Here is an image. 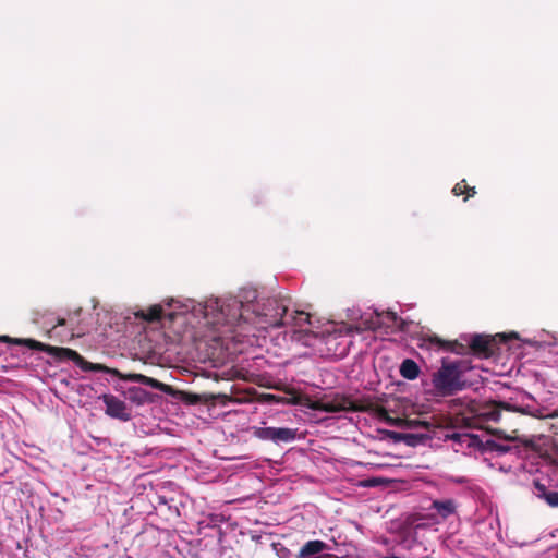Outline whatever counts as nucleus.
Instances as JSON below:
<instances>
[{
    "instance_id": "nucleus-16",
    "label": "nucleus",
    "mask_w": 558,
    "mask_h": 558,
    "mask_svg": "<svg viewBox=\"0 0 558 558\" xmlns=\"http://www.w3.org/2000/svg\"><path fill=\"white\" fill-rule=\"evenodd\" d=\"M253 434L260 440L272 441V427H256Z\"/></svg>"
},
{
    "instance_id": "nucleus-14",
    "label": "nucleus",
    "mask_w": 558,
    "mask_h": 558,
    "mask_svg": "<svg viewBox=\"0 0 558 558\" xmlns=\"http://www.w3.org/2000/svg\"><path fill=\"white\" fill-rule=\"evenodd\" d=\"M507 410L512 412H520L525 413V411L522 408H518L515 405L509 404L507 402H498L494 404L493 410L489 412V416L494 421H498L500 418L501 412L500 410Z\"/></svg>"
},
{
    "instance_id": "nucleus-19",
    "label": "nucleus",
    "mask_w": 558,
    "mask_h": 558,
    "mask_svg": "<svg viewBox=\"0 0 558 558\" xmlns=\"http://www.w3.org/2000/svg\"><path fill=\"white\" fill-rule=\"evenodd\" d=\"M390 436L395 439H403L408 445H414L416 435L408 434V435H401L395 432H390Z\"/></svg>"
},
{
    "instance_id": "nucleus-10",
    "label": "nucleus",
    "mask_w": 558,
    "mask_h": 558,
    "mask_svg": "<svg viewBox=\"0 0 558 558\" xmlns=\"http://www.w3.org/2000/svg\"><path fill=\"white\" fill-rule=\"evenodd\" d=\"M361 403H363L366 407H369V410L367 412H374L376 416L388 424L392 426H400L401 422H403L401 418H392L389 416V413L386 408L383 405L374 404L373 402L361 400Z\"/></svg>"
},
{
    "instance_id": "nucleus-24",
    "label": "nucleus",
    "mask_w": 558,
    "mask_h": 558,
    "mask_svg": "<svg viewBox=\"0 0 558 558\" xmlns=\"http://www.w3.org/2000/svg\"><path fill=\"white\" fill-rule=\"evenodd\" d=\"M314 558H338V557L333 554H323V555H318Z\"/></svg>"
},
{
    "instance_id": "nucleus-18",
    "label": "nucleus",
    "mask_w": 558,
    "mask_h": 558,
    "mask_svg": "<svg viewBox=\"0 0 558 558\" xmlns=\"http://www.w3.org/2000/svg\"><path fill=\"white\" fill-rule=\"evenodd\" d=\"M405 425L408 427H411V428L424 427L425 429H429V427H430V424L428 422L421 421V420H417V418L407 420L405 421Z\"/></svg>"
},
{
    "instance_id": "nucleus-8",
    "label": "nucleus",
    "mask_w": 558,
    "mask_h": 558,
    "mask_svg": "<svg viewBox=\"0 0 558 558\" xmlns=\"http://www.w3.org/2000/svg\"><path fill=\"white\" fill-rule=\"evenodd\" d=\"M327 548L328 545L323 541H308L301 547L296 558H314L318 555H322L320 553Z\"/></svg>"
},
{
    "instance_id": "nucleus-27",
    "label": "nucleus",
    "mask_w": 558,
    "mask_h": 558,
    "mask_svg": "<svg viewBox=\"0 0 558 558\" xmlns=\"http://www.w3.org/2000/svg\"><path fill=\"white\" fill-rule=\"evenodd\" d=\"M548 417H550V418H557V417H558V410H555L554 412H551L550 414H548Z\"/></svg>"
},
{
    "instance_id": "nucleus-3",
    "label": "nucleus",
    "mask_w": 558,
    "mask_h": 558,
    "mask_svg": "<svg viewBox=\"0 0 558 558\" xmlns=\"http://www.w3.org/2000/svg\"><path fill=\"white\" fill-rule=\"evenodd\" d=\"M418 347L426 350L446 351L456 354H466L471 351L478 357L488 359L494 354L495 339L490 336L474 335L469 344H463L458 340H444L437 335H423L420 338Z\"/></svg>"
},
{
    "instance_id": "nucleus-12",
    "label": "nucleus",
    "mask_w": 558,
    "mask_h": 558,
    "mask_svg": "<svg viewBox=\"0 0 558 558\" xmlns=\"http://www.w3.org/2000/svg\"><path fill=\"white\" fill-rule=\"evenodd\" d=\"M400 375L409 380L416 379L420 375V367L415 361L405 359L400 365Z\"/></svg>"
},
{
    "instance_id": "nucleus-6",
    "label": "nucleus",
    "mask_w": 558,
    "mask_h": 558,
    "mask_svg": "<svg viewBox=\"0 0 558 558\" xmlns=\"http://www.w3.org/2000/svg\"><path fill=\"white\" fill-rule=\"evenodd\" d=\"M104 403L106 404V414L119 418L121 421H129L131 418V414L126 410V404L124 401L120 400L113 395L105 393L99 397Z\"/></svg>"
},
{
    "instance_id": "nucleus-15",
    "label": "nucleus",
    "mask_w": 558,
    "mask_h": 558,
    "mask_svg": "<svg viewBox=\"0 0 558 558\" xmlns=\"http://www.w3.org/2000/svg\"><path fill=\"white\" fill-rule=\"evenodd\" d=\"M286 319L289 322L288 325L302 326L303 324H310L311 315L304 311H294L290 315L287 313Z\"/></svg>"
},
{
    "instance_id": "nucleus-25",
    "label": "nucleus",
    "mask_w": 558,
    "mask_h": 558,
    "mask_svg": "<svg viewBox=\"0 0 558 558\" xmlns=\"http://www.w3.org/2000/svg\"><path fill=\"white\" fill-rule=\"evenodd\" d=\"M190 401L191 402H197V401H199V397L197 395H191L190 396Z\"/></svg>"
},
{
    "instance_id": "nucleus-20",
    "label": "nucleus",
    "mask_w": 558,
    "mask_h": 558,
    "mask_svg": "<svg viewBox=\"0 0 558 558\" xmlns=\"http://www.w3.org/2000/svg\"><path fill=\"white\" fill-rule=\"evenodd\" d=\"M468 189V184H466V181L463 179L461 180L460 182H458L453 189H452V193L456 195V196H460V195H463L465 194V191Z\"/></svg>"
},
{
    "instance_id": "nucleus-13",
    "label": "nucleus",
    "mask_w": 558,
    "mask_h": 558,
    "mask_svg": "<svg viewBox=\"0 0 558 558\" xmlns=\"http://www.w3.org/2000/svg\"><path fill=\"white\" fill-rule=\"evenodd\" d=\"M163 308L161 305L156 304L150 306L147 311H140L135 315L148 323L159 322L162 317Z\"/></svg>"
},
{
    "instance_id": "nucleus-11",
    "label": "nucleus",
    "mask_w": 558,
    "mask_h": 558,
    "mask_svg": "<svg viewBox=\"0 0 558 558\" xmlns=\"http://www.w3.org/2000/svg\"><path fill=\"white\" fill-rule=\"evenodd\" d=\"M296 432L288 427H272V441L275 444L291 442L296 438Z\"/></svg>"
},
{
    "instance_id": "nucleus-17",
    "label": "nucleus",
    "mask_w": 558,
    "mask_h": 558,
    "mask_svg": "<svg viewBox=\"0 0 558 558\" xmlns=\"http://www.w3.org/2000/svg\"><path fill=\"white\" fill-rule=\"evenodd\" d=\"M486 445L489 450L495 451L499 454L507 453L510 450V446L499 444L495 440H487Z\"/></svg>"
},
{
    "instance_id": "nucleus-23",
    "label": "nucleus",
    "mask_w": 558,
    "mask_h": 558,
    "mask_svg": "<svg viewBox=\"0 0 558 558\" xmlns=\"http://www.w3.org/2000/svg\"><path fill=\"white\" fill-rule=\"evenodd\" d=\"M65 325H66L65 318H58L57 324L53 326V329L58 326H65Z\"/></svg>"
},
{
    "instance_id": "nucleus-9",
    "label": "nucleus",
    "mask_w": 558,
    "mask_h": 558,
    "mask_svg": "<svg viewBox=\"0 0 558 558\" xmlns=\"http://www.w3.org/2000/svg\"><path fill=\"white\" fill-rule=\"evenodd\" d=\"M458 505L453 499H436L432 502L430 509L437 511V513L444 519H448L457 512Z\"/></svg>"
},
{
    "instance_id": "nucleus-28",
    "label": "nucleus",
    "mask_w": 558,
    "mask_h": 558,
    "mask_svg": "<svg viewBox=\"0 0 558 558\" xmlns=\"http://www.w3.org/2000/svg\"><path fill=\"white\" fill-rule=\"evenodd\" d=\"M276 397L274 395H267V400H275Z\"/></svg>"
},
{
    "instance_id": "nucleus-7",
    "label": "nucleus",
    "mask_w": 558,
    "mask_h": 558,
    "mask_svg": "<svg viewBox=\"0 0 558 558\" xmlns=\"http://www.w3.org/2000/svg\"><path fill=\"white\" fill-rule=\"evenodd\" d=\"M533 494L537 498L543 499L549 507L558 508V492L548 489L539 481L533 482Z\"/></svg>"
},
{
    "instance_id": "nucleus-5",
    "label": "nucleus",
    "mask_w": 558,
    "mask_h": 558,
    "mask_svg": "<svg viewBox=\"0 0 558 558\" xmlns=\"http://www.w3.org/2000/svg\"><path fill=\"white\" fill-rule=\"evenodd\" d=\"M293 404H301L314 411H324L336 413L341 411L367 412L369 407L361 403V400L354 401L350 397L336 395L329 400H312L310 397L298 396L292 399Z\"/></svg>"
},
{
    "instance_id": "nucleus-29",
    "label": "nucleus",
    "mask_w": 558,
    "mask_h": 558,
    "mask_svg": "<svg viewBox=\"0 0 558 558\" xmlns=\"http://www.w3.org/2000/svg\"><path fill=\"white\" fill-rule=\"evenodd\" d=\"M505 439L507 440H514L515 438L514 437H508V436H504Z\"/></svg>"
},
{
    "instance_id": "nucleus-22",
    "label": "nucleus",
    "mask_w": 558,
    "mask_h": 558,
    "mask_svg": "<svg viewBox=\"0 0 558 558\" xmlns=\"http://www.w3.org/2000/svg\"><path fill=\"white\" fill-rule=\"evenodd\" d=\"M465 194H466V197L464 198V201H466L469 197H472L476 194V190H475V186H469L468 185V189L465 191Z\"/></svg>"
},
{
    "instance_id": "nucleus-21",
    "label": "nucleus",
    "mask_w": 558,
    "mask_h": 558,
    "mask_svg": "<svg viewBox=\"0 0 558 558\" xmlns=\"http://www.w3.org/2000/svg\"><path fill=\"white\" fill-rule=\"evenodd\" d=\"M384 316L385 318H387V320H389L392 324H395L399 319L397 313L390 311L386 312Z\"/></svg>"
},
{
    "instance_id": "nucleus-26",
    "label": "nucleus",
    "mask_w": 558,
    "mask_h": 558,
    "mask_svg": "<svg viewBox=\"0 0 558 558\" xmlns=\"http://www.w3.org/2000/svg\"><path fill=\"white\" fill-rule=\"evenodd\" d=\"M378 327H379V325L372 323L371 325H368V326L366 327V329L376 330Z\"/></svg>"
},
{
    "instance_id": "nucleus-2",
    "label": "nucleus",
    "mask_w": 558,
    "mask_h": 558,
    "mask_svg": "<svg viewBox=\"0 0 558 558\" xmlns=\"http://www.w3.org/2000/svg\"><path fill=\"white\" fill-rule=\"evenodd\" d=\"M0 341L15 345H24L31 350L46 352L58 361L70 360L84 372H101L110 374L121 380L146 385L162 392H170L171 390L169 385L163 384L153 377L137 373L122 374L117 368H110L104 364L88 362L78 352L70 348L52 347L34 339L11 338L9 336H0Z\"/></svg>"
},
{
    "instance_id": "nucleus-4",
    "label": "nucleus",
    "mask_w": 558,
    "mask_h": 558,
    "mask_svg": "<svg viewBox=\"0 0 558 558\" xmlns=\"http://www.w3.org/2000/svg\"><path fill=\"white\" fill-rule=\"evenodd\" d=\"M461 362L442 359L441 366L432 375V384L439 396L449 397L466 388Z\"/></svg>"
},
{
    "instance_id": "nucleus-1",
    "label": "nucleus",
    "mask_w": 558,
    "mask_h": 558,
    "mask_svg": "<svg viewBox=\"0 0 558 558\" xmlns=\"http://www.w3.org/2000/svg\"><path fill=\"white\" fill-rule=\"evenodd\" d=\"M291 299L284 295H276L253 305L252 313L248 306L238 300L209 302L205 306V317L215 325H240L251 323L257 331L267 330L269 327H282L288 325L286 319Z\"/></svg>"
}]
</instances>
